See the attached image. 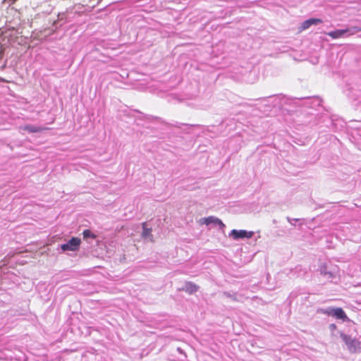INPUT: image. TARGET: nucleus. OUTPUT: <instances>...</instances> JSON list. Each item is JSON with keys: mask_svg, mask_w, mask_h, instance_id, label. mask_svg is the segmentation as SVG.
<instances>
[{"mask_svg": "<svg viewBox=\"0 0 361 361\" xmlns=\"http://www.w3.org/2000/svg\"><path fill=\"white\" fill-rule=\"evenodd\" d=\"M320 312L324 314L332 316L336 319H342L345 321L348 317L346 314L341 307H328L326 309H322Z\"/></svg>", "mask_w": 361, "mask_h": 361, "instance_id": "nucleus-3", "label": "nucleus"}, {"mask_svg": "<svg viewBox=\"0 0 361 361\" xmlns=\"http://www.w3.org/2000/svg\"><path fill=\"white\" fill-rule=\"evenodd\" d=\"M66 14L65 13H59V20H63L65 18Z\"/></svg>", "mask_w": 361, "mask_h": 361, "instance_id": "nucleus-15", "label": "nucleus"}, {"mask_svg": "<svg viewBox=\"0 0 361 361\" xmlns=\"http://www.w3.org/2000/svg\"><path fill=\"white\" fill-rule=\"evenodd\" d=\"M253 235V231L233 229L231 231L229 236L232 237L234 240H238L240 238H251Z\"/></svg>", "mask_w": 361, "mask_h": 361, "instance_id": "nucleus-6", "label": "nucleus"}, {"mask_svg": "<svg viewBox=\"0 0 361 361\" xmlns=\"http://www.w3.org/2000/svg\"><path fill=\"white\" fill-rule=\"evenodd\" d=\"M200 224H205L207 226L213 224L214 226H219V229L221 230H224V228H225V224L222 222V221L214 216H210L208 217L200 219Z\"/></svg>", "mask_w": 361, "mask_h": 361, "instance_id": "nucleus-5", "label": "nucleus"}, {"mask_svg": "<svg viewBox=\"0 0 361 361\" xmlns=\"http://www.w3.org/2000/svg\"><path fill=\"white\" fill-rule=\"evenodd\" d=\"M80 243H81V240L80 238H76V237H73L66 243L62 244L61 245V249L63 252H67V251L75 252L79 250Z\"/></svg>", "mask_w": 361, "mask_h": 361, "instance_id": "nucleus-4", "label": "nucleus"}, {"mask_svg": "<svg viewBox=\"0 0 361 361\" xmlns=\"http://www.w3.org/2000/svg\"><path fill=\"white\" fill-rule=\"evenodd\" d=\"M320 274L321 275L326 277L327 279H330L331 281L336 279L337 275V272L335 270H328L327 267L326 265L320 267Z\"/></svg>", "mask_w": 361, "mask_h": 361, "instance_id": "nucleus-8", "label": "nucleus"}, {"mask_svg": "<svg viewBox=\"0 0 361 361\" xmlns=\"http://www.w3.org/2000/svg\"><path fill=\"white\" fill-rule=\"evenodd\" d=\"M83 238L85 240H87L88 238H94L96 235L92 233L90 230H85L82 233Z\"/></svg>", "mask_w": 361, "mask_h": 361, "instance_id": "nucleus-12", "label": "nucleus"}, {"mask_svg": "<svg viewBox=\"0 0 361 361\" xmlns=\"http://www.w3.org/2000/svg\"><path fill=\"white\" fill-rule=\"evenodd\" d=\"M287 220L290 224L293 226H295V223L299 221L298 219H291L290 217H287Z\"/></svg>", "mask_w": 361, "mask_h": 361, "instance_id": "nucleus-13", "label": "nucleus"}, {"mask_svg": "<svg viewBox=\"0 0 361 361\" xmlns=\"http://www.w3.org/2000/svg\"><path fill=\"white\" fill-rule=\"evenodd\" d=\"M224 295L228 298H231L233 300H235V298L233 296L231 295L229 293H225Z\"/></svg>", "mask_w": 361, "mask_h": 361, "instance_id": "nucleus-16", "label": "nucleus"}, {"mask_svg": "<svg viewBox=\"0 0 361 361\" xmlns=\"http://www.w3.org/2000/svg\"><path fill=\"white\" fill-rule=\"evenodd\" d=\"M183 290L189 294H192L197 291L198 286L192 282H186Z\"/></svg>", "mask_w": 361, "mask_h": 361, "instance_id": "nucleus-10", "label": "nucleus"}, {"mask_svg": "<svg viewBox=\"0 0 361 361\" xmlns=\"http://www.w3.org/2000/svg\"><path fill=\"white\" fill-rule=\"evenodd\" d=\"M329 329L333 331L336 329V325L334 324H331L329 325Z\"/></svg>", "mask_w": 361, "mask_h": 361, "instance_id": "nucleus-14", "label": "nucleus"}, {"mask_svg": "<svg viewBox=\"0 0 361 361\" xmlns=\"http://www.w3.org/2000/svg\"><path fill=\"white\" fill-rule=\"evenodd\" d=\"M361 31V28L357 26H354L350 28L336 30L334 31L329 32L326 33L327 35L331 37L332 39H339L346 37L348 36L353 35Z\"/></svg>", "mask_w": 361, "mask_h": 361, "instance_id": "nucleus-2", "label": "nucleus"}, {"mask_svg": "<svg viewBox=\"0 0 361 361\" xmlns=\"http://www.w3.org/2000/svg\"><path fill=\"white\" fill-rule=\"evenodd\" d=\"M3 1H8V4H13L14 3L16 0H2Z\"/></svg>", "mask_w": 361, "mask_h": 361, "instance_id": "nucleus-17", "label": "nucleus"}, {"mask_svg": "<svg viewBox=\"0 0 361 361\" xmlns=\"http://www.w3.org/2000/svg\"><path fill=\"white\" fill-rule=\"evenodd\" d=\"M22 130L27 131L29 133H39L45 130V128L33 125H25L20 127Z\"/></svg>", "mask_w": 361, "mask_h": 361, "instance_id": "nucleus-9", "label": "nucleus"}, {"mask_svg": "<svg viewBox=\"0 0 361 361\" xmlns=\"http://www.w3.org/2000/svg\"><path fill=\"white\" fill-rule=\"evenodd\" d=\"M322 21L319 18H310L301 23V25L299 27L300 31H303L308 29L310 26L313 25H317L321 23Z\"/></svg>", "mask_w": 361, "mask_h": 361, "instance_id": "nucleus-7", "label": "nucleus"}, {"mask_svg": "<svg viewBox=\"0 0 361 361\" xmlns=\"http://www.w3.org/2000/svg\"><path fill=\"white\" fill-rule=\"evenodd\" d=\"M340 336L350 353H361V341L358 338H353L343 332L340 333Z\"/></svg>", "mask_w": 361, "mask_h": 361, "instance_id": "nucleus-1", "label": "nucleus"}, {"mask_svg": "<svg viewBox=\"0 0 361 361\" xmlns=\"http://www.w3.org/2000/svg\"><path fill=\"white\" fill-rule=\"evenodd\" d=\"M151 232H152V229L149 228H147L146 223H143L142 224V236L145 239H148L149 241L152 242L153 241V236H152Z\"/></svg>", "mask_w": 361, "mask_h": 361, "instance_id": "nucleus-11", "label": "nucleus"}]
</instances>
